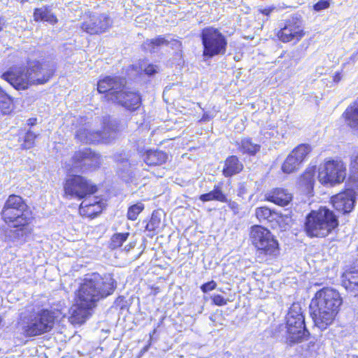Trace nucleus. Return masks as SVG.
Returning <instances> with one entry per match:
<instances>
[{
	"mask_svg": "<svg viewBox=\"0 0 358 358\" xmlns=\"http://www.w3.org/2000/svg\"><path fill=\"white\" fill-rule=\"evenodd\" d=\"M342 298L334 289L324 287L317 292L310 304L315 325L320 330L332 324L342 304Z\"/></svg>",
	"mask_w": 358,
	"mask_h": 358,
	"instance_id": "nucleus-1",
	"label": "nucleus"
},
{
	"mask_svg": "<svg viewBox=\"0 0 358 358\" xmlns=\"http://www.w3.org/2000/svg\"><path fill=\"white\" fill-rule=\"evenodd\" d=\"M116 288V282L110 275L101 277L93 273L85 278L76 294L77 300L87 307L94 308L102 298L110 295Z\"/></svg>",
	"mask_w": 358,
	"mask_h": 358,
	"instance_id": "nucleus-2",
	"label": "nucleus"
},
{
	"mask_svg": "<svg viewBox=\"0 0 358 358\" xmlns=\"http://www.w3.org/2000/svg\"><path fill=\"white\" fill-rule=\"evenodd\" d=\"M125 78L119 76H107L99 81L97 90L106 93L108 101L123 106L127 110H134L140 106L141 98L138 94L125 88Z\"/></svg>",
	"mask_w": 358,
	"mask_h": 358,
	"instance_id": "nucleus-3",
	"label": "nucleus"
},
{
	"mask_svg": "<svg viewBox=\"0 0 358 358\" xmlns=\"http://www.w3.org/2000/svg\"><path fill=\"white\" fill-rule=\"evenodd\" d=\"M274 336L288 344L306 340L309 332L305 326V319L299 303H293L286 317V324H280L274 331Z\"/></svg>",
	"mask_w": 358,
	"mask_h": 358,
	"instance_id": "nucleus-4",
	"label": "nucleus"
},
{
	"mask_svg": "<svg viewBox=\"0 0 358 358\" xmlns=\"http://www.w3.org/2000/svg\"><path fill=\"white\" fill-rule=\"evenodd\" d=\"M80 125L76 131V138L83 143H109L120 129L119 122L110 117L103 118V131H95L92 123L81 118Z\"/></svg>",
	"mask_w": 358,
	"mask_h": 358,
	"instance_id": "nucleus-5",
	"label": "nucleus"
},
{
	"mask_svg": "<svg viewBox=\"0 0 358 358\" xmlns=\"http://www.w3.org/2000/svg\"><path fill=\"white\" fill-rule=\"evenodd\" d=\"M58 313L47 309L33 311L29 315H22L17 322L18 330L24 336L31 337L41 335L50 331Z\"/></svg>",
	"mask_w": 358,
	"mask_h": 358,
	"instance_id": "nucleus-6",
	"label": "nucleus"
},
{
	"mask_svg": "<svg viewBox=\"0 0 358 358\" xmlns=\"http://www.w3.org/2000/svg\"><path fill=\"white\" fill-rule=\"evenodd\" d=\"M338 226V217L334 212L327 207H321L306 215L304 229L310 237L324 238Z\"/></svg>",
	"mask_w": 358,
	"mask_h": 358,
	"instance_id": "nucleus-7",
	"label": "nucleus"
},
{
	"mask_svg": "<svg viewBox=\"0 0 358 358\" xmlns=\"http://www.w3.org/2000/svg\"><path fill=\"white\" fill-rule=\"evenodd\" d=\"M1 216L5 223L20 227L23 232L32 219L31 213L24 199L15 194L10 195L4 203Z\"/></svg>",
	"mask_w": 358,
	"mask_h": 358,
	"instance_id": "nucleus-8",
	"label": "nucleus"
},
{
	"mask_svg": "<svg viewBox=\"0 0 358 358\" xmlns=\"http://www.w3.org/2000/svg\"><path fill=\"white\" fill-rule=\"evenodd\" d=\"M250 238L260 254L275 257L279 254V244L267 229L255 225L251 227Z\"/></svg>",
	"mask_w": 358,
	"mask_h": 358,
	"instance_id": "nucleus-9",
	"label": "nucleus"
},
{
	"mask_svg": "<svg viewBox=\"0 0 358 358\" xmlns=\"http://www.w3.org/2000/svg\"><path fill=\"white\" fill-rule=\"evenodd\" d=\"M63 188L64 197L69 199H86L97 191L96 186L91 181L78 175L68 177L64 182Z\"/></svg>",
	"mask_w": 358,
	"mask_h": 358,
	"instance_id": "nucleus-10",
	"label": "nucleus"
},
{
	"mask_svg": "<svg viewBox=\"0 0 358 358\" xmlns=\"http://www.w3.org/2000/svg\"><path fill=\"white\" fill-rule=\"evenodd\" d=\"M201 37L203 47V57L212 58L216 55L225 54L227 41L217 29L212 27L204 28L201 31Z\"/></svg>",
	"mask_w": 358,
	"mask_h": 358,
	"instance_id": "nucleus-11",
	"label": "nucleus"
},
{
	"mask_svg": "<svg viewBox=\"0 0 358 358\" xmlns=\"http://www.w3.org/2000/svg\"><path fill=\"white\" fill-rule=\"evenodd\" d=\"M317 177L324 185L340 184L346 177V167L341 161L329 160L320 166Z\"/></svg>",
	"mask_w": 358,
	"mask_h": 358,
	"instance_id": "nucleus-12",
	"label": "nucleus"
},
{
	"mask_svg": "<svg viewBox=\"0 0 358 358\" xmlns=\"http://www.w3.org/2000/svg\"><path fill=\"white\" fill-rule=\"evenodd\" d=\"M283 43H296L305 36L303 21L299 15H294L287 19L277 34Z\"/></svg>",
	"mask_w": 358,
	"mask_h": 358,
	"instance_id": "nucleus-13",
	"label": "nucleus"
},
{
	"mask_svg": "<svg viewBox=\"0 0 358 358\" xmlns=\"http://www.w3.org/2000/svg\"><path fill=\"white\" fill-rule=\"evenodd\" d=\"M29 68L14 66L2 74L3 79L8 82L15 89L23 90L32 85Z\"/></svg>",
	"mask_w": 358,
	"mask_h": 358,
	"instance_id": "nucleus-14",
	"label": "nucleus"
},
{
	"mask_svg": "<svg viewBox=\"0 0 358 358\" xmlns=\"http://www.w3.org/2000/svg\"><path fill=\"white\" fill-rule=\"evenodd\" d=\"M111 25V20L105 14H90L81 22L80 29L90 34H99L106 31Z\"/></svg>",
	"mask_w": 358,
	"mask_h": 358,
	"instance_id": "nucleus-15",
	"label": "nucleus"
},
{
	"mask_svg": "<svg viewBox=\"0 0 358 358\" xmlns=\"http://www.w3.org/2000/svg\"><path fill=\"white\" fill-rule=\"evenodd\" d=\"M310 152L311 147L308 144L299 145L287 157L282 165V171L285 173L296 171Z\"/></svg>",
	"mask_w": 358,
	"mask_h": 358,
	"instance_id": "nucleus-16",
	"label": "nucleus"
},
{
	"mask_svg": "<svg viewBox=\"0 0 358 358\" xmlns=\"http://www.w3.org/2000/svg\"><path fill=\"white\" fill-rule=\"evenodd\" d=\"M72 160L73 169H78L82 171L95 169L100 164V157L87 148L75 152Z\"/></svg>",
	"mask_w": 358,
	"mask_h": 358,
	"instance_id": "nucleus-17",
	"label": "nucleus"
},
{
	"mask_svg": "<svg viewBox=\"0 0 358 358\" xmlns=\"http://www.w3.org/2000/svg\"><path fill=\"white\" fill-rule=\"evenodd\" d=\"M32 85H41L47 83L55 73V65L50 63L34 62L29 67Z\"/></svg>",
	"mask_w": 358,
	"mask_h": 358,
	"instance_id": "nucleus-18",
	"label": "nucleus"
},
{
	"mask_svg": "<svg viewBox=\"0 0 358 358\" xmlns=\"http://www.w3.org/2000/svg\"><path fill=\"white\" fill-rule=\"evenodd\" d=\"M356 199L355 192L352 189L339 193L331 198V203L334 208L343 213H348L352 210Z\"/></svg>",
	"mask_w": 358,
	"mask_h": 358,
	"instance_id": "nucleus-19",
	"label": "nucleus"
},
{
	"mask_svg": "<svg viewBox=\"0 0 358 358\" xmlns=\"http://www.w3.org/2000/svg\"><path fill=\"white\" fill-rule=\"evenodd\" d=\"M103 208V203L98 197L90 196L81 202L79 213L82 216L94 217L99 214Z\"/></svg>",
	"mask_w": 358,
	"mask_h": 358,
	"instance_id": "nucleus-20",
	"label": "nucleus"
},
{
	"mask_svg": "<svg viewBox=\"0 0 358 358\" xmlns=\"http://www.w3.org/2000/svg\"><path fill=\"white\" fill-rule=\"evenodd\" d=\"M76 299V303L71 308V321L74 324H83L90 315L92 307H87Z\"/></svg>",
	"mask_w": 358,
	"mask_h": 358,
	"instance_id": "nucleus-21",
	"label": "nucleus"
},
{
	"mask_svg": "<svg viewBox=\"0 0 358 358\" xmlns=\"http://www.w3.org/2000/svg\"><path fill=\"white\" fill-rule=\"evenodd\" d=\"M342 285L350 291H358V262L342 275Z\"/></svg>",
	"mask_w": 358,
	"mask_h": 358,
	"instance_id": "nucleus-22",
	"label": "nucleus"
},
{
	"mask_svg": "<svg viewBox=\"0 0 358 358\" xmlns=\"http://www.w3.org/2000/svg\"><path fill=\"white\" fill-rule=\"evenodd\" d=\"M266 199L278 206H285L290 203L292 196L287 190L276 188L265 195Z\"/></svg>",
	"mask_w": 358,
	"mask_h": 358,
	"instance_id": "nucleus-23",
	"label": "nucleus"
},
{
	"mask_svg": "<svg viewBox=\"0 0 358 358\" xmlns=\"http://www.w3.org/2000/svg\"><path fill=\"white\" fill-rule=\"evenodd\" d=\"M343 115L348 126L358 130V98L347 107Z\"/></svg>",
	"mask_w": 358,
	"mask_h": 358,
	"instance_id": "nucleus-24",
	"label": "nucleus"
},
{
	"mask_svg": "<svg viewBox=\"0 0 358 358\" xmlns=\"http://www.w3.org/2000/svg\"><path fill=\"white\" fill-rule=\"evenodd\" d=\"M166 153L162 151L148 150L144 155L143 160L148 166H158L167 160Z\"/></svg>",
	"mask_w": 358,
	"mask_h": 358,
	"instance_id": "nucleus-25",
	"label": "nucleus"
},
{
	"mask_svg": "<svg viewBox=\"0 0 358 358\" xmlns=\"http://www.w3.org/2000/svg\"><path fill=\"white\" fill-rule=\"evenodd\" d=\"M243 164L236 156H230L225 161V166L223 169V174L226 177H230L238 173L243 169Z\"/></svg>",
	"mask_w": 358,
	"mask_h": 358,
	"instance_id": "nucleus-26",
	"label": "nucleus"
},
{
	"mask_svg": "<svg viewBox=\"0 0 358 358\" xmlns=\"http://www.w3.org/2000/svg\"><path fill=\"white\" fill-rule=\"evenodd\" d=\"M199 199L203 202L210 201H218L220 202L228 201L226 195L222 192L220 185H215L212 191L208 193L201 194L199 196Z\"/></svg>",
	"mask_w": 358,
	"mask_h": 358,
	"instance_id": "nucleus-27",
	"label": "nucleus"
},
{
	"mask_svg": "<svg viewBox=\"0 0 358 358\" xmlns=\"http://www.w3.org/2000/svg\"><path fill=\"white\" fill-rule=\"evenodd\" d=\"M35 20H43L50 23H55L57 22L56 17L51 13L48 7L36 8L34 13Z\"/></svg>",
	"mask_w": 358,
	"mask_h": 358,
	"instance_id": "nucleus-28",
	"label": "nucleus"
},
{
	"mask_svg": "<svg viewBox=\"0 0 358 358\" xmlns=\"http://www.w3.org/2000/svg\"><path fill=\"white\" fill-rule=\"evenodd\" d=\"M255 215L259 222H272L278 217V215L275 211L271 210L266 206L257 208L255 210Z\"/></svg>",
	"mask_w": 358,
	"mask_h": 358,
	"instance_id": "nucleus-29",
	"label": "nucleus"
},
{
	"mask_svg": "<svg viewBox=\"0 0 358 358\" xmlns=\"http://www.w3.org/2000/svg\"><path fill=\"white\" fill-rule=\"evenodd\" d=\"M239 150L243 153L248 154L250 155H255L260 150V145L254 143L250 138H245L242 139Z\"/></svg>",
	"mask_w": 358,
	"mask_h": 358,
	"instance_id": "nucleus-30",
	"label": "nucleus"
},
{
	"mask_svg": "<svg viewBox=\"0 0 358 358\" xmlns=\"http://www.w3.org/2000/svg\"><path fill=\"white\" fill-rule=\"evenodd\" d=\"M166 43V41L161 36L155 39H148L142 45L143 49L146 52H155L157 50L158 48Z\"/></svg>",
	"mask_w": 358,
	"mask_h": 358,
	"instance_id": "nucleus-31",
	"label": "nucleus"
},
{
	"mask_svg": "<svg viewBox=\"0 0 358 358\" xmlns=\"http://www.w3.org/2000/svg\"><path fill=\"white\" fill-rule=\"evenodd\" d=\"M129 235V233L115 234L111 238L110 247L113 249L121 247Z\"/></svg>",
	"mask_w": 358,
	"mask_h": 358,
	"instance_id": "nucleus-32",
	"label": "nucleus"
},
{
	"mask_svg": "<svg viewBox=\"0 0 358 358\" xmlns=\"http://www.w3.org/2000/svg\"><path fill=\"white\" fill-rule=\"evenodd\" d=\"M161 225V217L157 212H154L152 214L149 222L146 225L148 231H155L157 230Z\"/></svg>",
	"mask_w": 358,
	"mask_h": 358,
	"instance_id": "nucleus-33",
	"label": "nucleus"
},
{
	"mask_svg": "<svg viewBox=\"0 0 358 358\" xmlns=\"http://www.w3.org/2000/svg\"><path fill=\"white\" fill-rule=\"evenodd\" d=\"M144 206L141 203H138L129 208L127 217L131 220H136L138 215L143 210Z\"/></svg>",
	"mask_w": 358,
	"mask_h": 358,
	"instance_id": "nucleus-34",
	"label": "nucleus"
},
{
	"mask_svg": "<svg viewBox=\"0 0 358 358\" xmlns=\"http://www.w3.org/2000/svg\"><path fill=\"white\" fill-rule=\"evenodd\" d=\"M316 172V167L312 166L306 169L301 176V179L308 185H312L314 182V178Z\"/></svg>",
	"mask_w": 358,
	"mask_h": 358,
	"instance_id": "nucleus-35",
	"label": "nucleus"
},
{
	"mask_svg": "<svg viewBox=\"0 0 358 358\" xmlns=\"http://www.w3.org/2000/svg\"><path fill=\"white\" fill-rule=\"evenodd\" d=\"M37 135L31 131H28L24 138V143L22 144V148L24 149H29L34 145V141Z\"/></svg>",
	"mask_w": 358,
	"mask_h": 358,
	"instance_id": "nucleus-36",
	"label": "nucleus"
},
{
	"mask_svg": "<svg viewBox=\"0 0 358 358\" xmlns=\"http://www.w3.org/2000/svg\"><path fill=\"white\" fill-rule=\"evenodd\" d=\"M351 172L355 175V177L358 178V152H355L351 157L350 163Z\"/></svg>",
	"mask_w": 358,
	"mask_h": 358,
	"instance_id": "nucleus-37",
	"label": "nucleus"
},
{
	"mask_svg": "<svg viewBox=\"0 0 358 358\" xmlns=\"http://www.w3.org/2000/svg\"><path fill=\"white\" fill-rule=\"evenodd\" d=\"M141 69L143 70L145 74L152 76L157 73L159 69L157 66L153 64H148L146 66L144 64H141Z\"/></svg>",
	"mask_w": 358,
	"mask_h": 358,
	"instance_id": "nucleus-38",
	"label": "nucleus"
},
{
	"mask_svg": "<svg viewBox=\"0 0 358 358\" xmlns=\"http://www.w3.org/2000/svg\"><path fill=\"white\" fill-rule=\"evenodd\" d=\"M330 6L329 0H320L313 6L314 10L320 12L321 10L327 9Z\"/></svg>",
	"mask_w": 358,
	"mask_h": 358,
	"instance_id": "nucleus-39",
	"label": "nucleus"
},
{
	"mask_svg": "<svg viewBox=\"0 0 358 358\" xmlns=\"http://www.w3.org/2000/svg\"><path fill=\"white\" fill-rule=\"evenodd\" d=\"M210 299L213 301V303L218 306H224L227 303L228 301L227 299H224L220 294H213L210 296Z\"/></svg>",
	"mask_w": 358,
	"mask_h": 358,
	"instance_id": "nucleus-40",
	"label": "nucleus"
},
{
	"mask_svg": "<svg viewBox=\"0 0 358 358\" xmlns=\"http://www.w3.org/2000/svg\"><path fill=\"white\" fill-rule=\"evenodd\" d=\"M217 283L214 280H211L206 283L203 284L201 286V289L203 292L206 293L208 292L212 291L216 288Z\"/></svg>",
	"mask_w": 358,
	"mask_h": 358,
	"instance_id": "nucleus-41",
	"label": "nucleus"
},
{
	"mask_svg": "<svg viewBox=\"0 0 358 358\" xmlns=\"http://www.w3.org/2000/svg\"><path fill=\"white\" fill-rule=\"evenodd\" d=\"M227 203H228L229 208L234 212L235 215H237L239 213L240 206L236 201L228 200Z\"/></svg>",
	"mask_w": 358,
	"mask_h": 358,
	"instance_id": "nucleus-42",
	"label": "nucleus"
},
{
	"mask_svg": "<svg viewBox=\"0 0 358 358\" xmlns=\"http://www.w3.org/2000/svg\"><path fill=\"white\" fill-rule=\"evenodd\" d=\"M247 192L246 188L244 185H241L238 189V195L243 197V195Z\"/></svg>",
	"mask_w": 358,
	"mask_h": 358,
	"instance_id": "nucleus-43",
	"label": "nucleus"
},
{
	"mask_svg": "<svg viewBox=\"0 0 358 358\" xmlns=\"http://www.w3.org/2000/svg\"><path fill=\"white\" fill-rule=\"evenodd\" d=\"M271 10L272 9L270 8H264L260 10L261 13L266 15H268L271 13Z\"/></svg>",
	"mask_w": 358,
	"mask_h": 358,
	"instance_id": "nucleus-44",
	"label": "nucleus"
},
{
	"mask_svg": "<svg viewBox=\"0 0 358 358\" xmlns=\"http://www.w3.org/2000/svg\"><path fill=\"white\" fill-rule=\"evenodd\" d=\"M36 120L30 118L27 120V124L28 125H34L36 124Z\"/></svg>",
	"mask_w": 358,
	"mask_h": 358,
	"instance_id": "nucleus-45",
	"label": "nucleus"
},
{
	"mask_svg": "<svg viewBox=\"0 0 358 358\" xmlns=\"http://www.w3.org/2000/svg\"><path fill=\"white\" fill-rule=\"evenodd\" d=\"M5 25V20L3 18L0 17V31L3 29V27Z\"/></svg>",
	"mask_w": 358,
	"mask_h": 358,
	"instance_id": "nucleus-46",
	"label": "nucleus"
},
{
	"mask_svg": "<svg viewBox=\"0 0 358 358\" xmlns=\"http://www.w3.org/2000/svg\"><path fill=\"white\" fill-rule=\"evenodd\" d=\"M341 80V76H340V73H336V76H334V81L335 82H338L339 80Z\"/></svg>",
	"mask_w": 358,
	"mask_h": 358,
	"instance_id": "nucleus-47",
	"label": "nucleus"
},
{
	"mask_svg": "<svg viewBox=\"0 0 358 358\" xmlns=\"http://www.w3.org/2000/svg\"><path fill=\"white\" fill-rule=\"evenodd\" d=\"M122 99H124V101H128L129 103L131 102L130 101V98L129 96H127L125 98H123Z\"/></svg>",
	"mask_w": 358,
	"mask_h": 358,
	"instance_id": "nucleus-48",
	"label": "nucleus"
},
{
	"mask_svg": "<svg viewBox=\"0 0 358 358\" xmlns=\"http://www.w3.org/2000/svg\"><path fill=\"white\" fill-rule=\"evenodd\" d=\"M202 120H204V121L208 120V115H204L203 117H202Z\"/></svg>",
	"mask_w": 358,
	"mask_h": 358,
	"instance_id": "nucleus-49",
	"label": "nucleus"
},
{
	"mask_svg": "<svg viewBox=\"0 0 358 358\" xmlns=\"http://www.w3.org/2000/svg\"><path fill=\"white\" fill-rule=\"evenodd\" d=\"M355 296V298L357 299V301L358 302V294H356Z\"/></svg>",
	"mask_w": 358,
	"mask_h": 358,
	"instance_id": "nucleus-50",
	"label": "nucleus"
},
{
	"mask_svg": "<svg viewBox=\"0 0 358 358\" xmlns=\"http://www.w3.org/2000/svg\"><path fill=\"white\" fill-rule=\"evenodd\" d=\"M122 164H127V161H125V162L124 161V162H122Z\"/></svg>",
	"mask_w": 358,
	"mask_h": 358,
	"instance_id": "nucleus-51",
	"label": "nucleus"
},
{
	"mask_svg": "<svg viewBox=\"0 0 358 358\" xmlns=\"http://www.w3.org/2000/svg\"><path fill=\"white\" fill-rule=\"evenodd\" d=\"M356 358H358V357H356Z\"/></svg>",
	"mask_w": 358,
	"mask_h": 358,
	"instance_id": "nucleus-52",
	"label": "nucleus"
}]
</instances>
